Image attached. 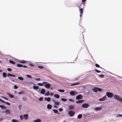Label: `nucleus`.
I'll use <instances>...</instances> for the list:
<instances>
[{"instance_id": "nucleus-1", "label": "nucleus", "mask_w": 122, "mask_h": 122, "mask_svg": "<svg viewBox=\"0 0 122 122\" xmlns=\"http://www.w3.org/2000/svg\"><path fill=\"white\" fill-rule=\"evenodd\" d=\"M114 98L118 101H119L120 102L122 103V98L120 97L117 95H115L114 96Z\"/></svg>"}, {"instance_id": "nucleus-2", "label": "nucleus", "mask_w": 122, "mask_h": 122, "mask_svg": "<svg viewBox=\"0 0 122 122\" xmlns=\"http://www.w3.org/2000/svg\"><path fill=\"white\" fill-rule=\"evenodd\" d=\"M70 94L71 96H73L77 94V93L75 91H71L70 92Z\"/></svg>"}, {"instance_id": "nucleus-3", "label": "nucleus", "mask_w": 122, "mask_h": 122, "mask_svg": "<svg viewBox=\"0 0 122 122\" xmlns=\"http://www.w3.org/2000/svg\"><path fill=\"white\" fill-rule=\"evenodd\" d=\"M113 95V94L110 92H107V97H108L111 98L112 97Z\"/></svg>"}, {"instance_id": "nucleus-4", "label": "nucleus", "mask_w": 122, "mask_h": 122, "mask_svg": "<svg viewBox=\"0 0 122 122\" xmlns=\"http://www.w3.org/2000/svg\"><path fill=\"white\" fill-rule=\"evenodd\" d=\"M68 114L70 116L72 117L75 114V112L72 111H70L68 112Z\"/></svg>"}, {"instance_id": "nucleus-5", "label": "nucleus", "mask_w": 122, "mask_h": 122, "mask_svg": "<svg viewBox=\"0 0 122 122\" xmlns=\"http://www.w3.org/2000/svg\"><path fill=\"white\" fill-rule=\"evenodd\" d=\"M89 105L87 103H84L82 105V107L84 108H86L89 107Z\"/></svg>"}, {"instance_id": "nucleus-6", "label": "nucleus", "mask_w": 122, "mask_h": 122, "mask_svg": "<svg viewBox=\"0 0 122 122\" xmlns=\"http://www.w3.org/2000/svg\"><path fill=\"white\" fill-rule=\"evenodd\" d=\"M81 5H82V4L79 6V8H80L79 11L80 14H82L83 13V8L84 5H83V7L82 8H81Z\"/></svg>"}, {"instance_id": "nucleus-7", "label": "nucleus", "mask_w": 122, "mask_h": 122, "mask_svg": "<svg viewBox=\"0 0 122 122\" xmlns=\"http://www.w3.org/2000/svg\"><path fill=\"white\" fill-rule=\"evenodd\" d=\"M41 91L40 93L41 94H45V90L44 89H42L41 91L40 89L39 90V92H40Z\"/></svg>"}, {"instance_id": "nucleus-8", "label": "nucleus", "mask_w": 122, "mask_h": 122, "mask_svg": "<svg viewBox=\"0 0 122 122\" xmlns=\"http://www.w3.org/2000/svg\"><path fill=\"white\" fill-rule=\"evenodd\" d=\"M82 95L81 94H79L76 96V99L77 100H79L82 99Z\"/></svg>"}, {"instance_id": "nucleus-9", "label": "nucleus", "mask_w": 122, "mask_h": 122, "mask_svg": "<svg viewBox=\"0 0 122 122\" xmlns=\"http://www.w3.org/2000/svg\"><path fill=\"white\" fill-rule=\"evenodd\" d=\"M51 86V84L49 83H46L44 85V86L47 88H49Z\"/></svg>"}, {"instance_id": "nucleus-10", "label": "nucleus", "mask_w": 122, "mask_h": 122, "mask_svg": "<svg viewBox=\"0 0 122 122\" xmlns=\"http://www.w3.org/2000/svg\"><path fill=\"white\" fill-rule=\"evenodd\" d=\"M106 96H104L102 98L99 99V100L101 101H104L106 100Z\"/></svg>"}, {"instance_id": "nucleus-11", "label": "nucleus", "mask_w": 122, "mask_h": 122, "mask_svg": "<svg viewBox=\"0 0 122 122\" xmlns=\"http://www.w3.org/2000/svg\"><path fill=\"white\" fill-rule=\"evenodd\" d=\"M52 107V106L50 104H48L47 105V108L48 109H51Z\"/></svg>"}, {"instance_id": "nucleus-12", "label": "nucleus", "mask_w": 122, "mask_h": 122, "mask_svg": "<svg viewBox=\"0 0 122 122\" xmlns=\"http://www.w3.org/2000/svg\"><path fill=\"white\" fill-rule=\"evenodd\" d=\"M92 90H93L94 92H96L97 91V87H94L92 89Z\"/></svg>"}, {"instance_id": "nucleus-13", "label": "nucleus", "mask_w": 122, "mask_h": 122, "mask_svg": "<svg viewBox=\"0 0 122 122\" xmlns=\"http://www.w3.org/2000/svg\"><path fill=\"white\" fill-rule=\"evenodd\" d=\"M102 108L101 107H97L95 108V110L96 111H100L101 110Z\"/></svg>"}, {"instance_id": "nucleus-14", "label": "nucleus", "mask_w": 122, "mask_h": 122, "mask_svg": "<svg viewBox=\"0 0 122 122\" xmlns=\"http://www.w3.org/2000/svg\"><path fill=\"white\" fill-rule=\"evenodd\" d=\"M7 94H8L10 97L11 98H13L14 97V95L9 93H7Z\"/></svg>"}, {"instance_id": "nucleus-15", "label": "nucleus", "mask_w": 122, "mask_h": 122, "mask_svg": "<svg viewBox=\"0 0 122 122\" xmlns=\"http://www.w3.org/2000/svg\"><path fill=\"white\" fill-rule=\"evenodd\" d=\"M5 112L7 114H11L10 111L9 110H6L5 111Z\"/></svg>"}, {"instance_id": "nucleus-16", "label": "nucleus", "mask_w": 122, "mask_h": 122, "mask_svg": "<svg viewBox=\"0 0 122 122\" xmlns=\"http://www.w3.org/2000/svg\"><path fill=\"white\" fill-rule=\"evenodd\" d=\"M24 117L25 119H27L28 118V116L27 114H26L24 115Z\"/></svg>"}, {"instance_id": "nucleus-17", "label": "nucleus", "mask_w": 122, "mask_h": 122, "mask_svg": "<svg viewBox=\"0 0 122 122\" xmlns=\"http://www.w3.org/2000/svg\"><path fill=\"white\" fill-rule=\"evenodd\" d=\"M53 101L54 102L55 104L56 105L58 106L59 104V103L58 102H56L54 100H53Z\"/></svg>"}, {"instance_id": "nucleus-18", "label": "nucleus", "mask_w": 122, "mask_h": 122, "mask_svg": "<svg viewBox=\"0 0 122 122\" xmlns=\"http://www.w3.org/2000/svg\"><path fill=\"white\" fill-rule=\"evenodd\" d=\"M69 108L70 110H72L74 108V106L73 105H70L69 107Z\"/></svg>"}, {"instance_id": "nucleus-19", "label": "nucleus", "mask_w": 122, "mask_h": 122, "mask_svg": "<svg viewBox=\"0 0 122 122\" xmlns=\"http://www.w3.org/2000/svg\"><path fill=\"white\" fill-rule=\"evenodd\" d=\"M83 101V100H78L76 102V103H80L82 102Z\"/></svg>"}, {"instance_id": "nucleus-20", "label": "nucleus", "mask_w": 122, "mask_h": 122, "mask_svg": "<svg viewBox=\"0 0 122 122\" xmlns=\"http://www.w3.org/2000/svg\"><path fill=\"white\" fill-rule=\"evenodd\" d=\"M12 122H19L20 121L17 120L16 119H13L12 120Z\"/></svg>"}, {"instance_id": "nucleus-21", "label": "nucleus", "mask_w": 122, "mask_h": 122, "mask_svg": "<svg viewBox=\"0 0 122 122\" xmlns=\"http://www.w3.org/2000/svg\"><path fill=\"white\" fill-rule=\"evenodd\" d=\"M3 76L4 78H5L7 76V74L5 72H3L2 73Z\"/></svg>"}, {"instance_id": "nucleus-22", "label": "nucleus", "mask_w": 122, "mask_h": 122, "mask_svg": "<svg viewBox=\"0 0 122 122\" xmlns=\"http://www.w3.org/2000/svg\"><path fill=\"white\" fill-rule=\"evenodd\" d=\"M26 61L25 60H23L20 61H19V62L21 63H25L26 62Z\"/></svg>"}, {"instance_id": "nucleus-23", "label": "nucleus", "mask_w": 122, "mask_h": 122, "mask_svg": "<svg viewBox=\"0 0 122 122\" xmlns=\"http://www.w3.org/2000/svg\"><path fill=\"white\" fill-rule=\"evenodd\" d=\"M41 122V120L39 119H36L34 121V122Z\"/></svg>"}, {"instance_id": "nucleus-24", "label": "nucleus", "mask_w": 122, "mask_h": 122, "mask_svg": "<svg viewBox=\"0 0 122 122\" xmlns=\"http://www.w3.org/2000/svg\"><path fill=\"white\" fill-rule=\"evenodd\" d=\"M50 92L48 91H47L45 93V95L46 96H49L50 95Z\"/></svg>"}, {"instance_id": "nucleus-25", "label": "nucleus", "mask_w": 122, "mask_h": 122, "mask_svg": "<svg viewBox=\"0 0 122 122\" xmlns=\"http://www.w3.org/2000/svg\"><path fill=\"white\" fill-rule=\"evenodd\" d=\"M33 88L35 90L38 89L39 88V87L38 86H33Z\"/></svg>"}, {"instance_id": "nucleus-26", "label": "nucleus", "mask_w": 122, "mask_h": 122, "mask_svg": "<svg viewBox=\"0 0 122 122\" xmlns=\"http://www.w3.org/2000/svg\"><path fill=\"white\" fill-rule=\"evenodd\" d=\"M0 107L3 109H5L6 108V107H5L1 105H0Z\"/></svg>"}, {"instance_id": "nucleus-27", "label": "nucleus", "mask_w": 122, "mask_h": 122, "mask_svg": "<svg viewBox=\"0 0 122 122\" xmlns=\"http://www.w3.org/2000/svg\"><path fill=\"white\" fill-rule=\"evenodd\" d=\"M7 76H11L14 77H15V75L11 74H10L8 73L7 74Z\"/></svg>"}, {"instance_id": "nucleus-28", "label": "nucleus", "mask_w": 122, "mask_h": 122, "mask_svg": "<svg viewBox=\"0 0 122 122\" xmlns=\"http://www.w3.org/2000/svg\"><path fill=\"white\" fill-rule=\"evenodd\" d=\"M9 61L10 63L13 64H15V62L12 60H10Z\"/></svg>"}, {"instance_id": "nucleus-29", "label": "nucleus", "mask_w": 122, "mask_h": 122, "mask_svg": "<svg viewBox=\"0 0 122 122\" xmlns=\"http://www.w3.org/2000/svg\"><path fill=\"white\" fill-rule=\"evenodd\" d=\"M54 97L56 98H59V96L58 94L55 95H54Z\"/></svg>"}, {"instance_id": "nucleus-30", "label": "nucleus", "mask_w": 122, "mask_h": 122, "mask_svg": "<svg viewBox=\"0 0 122 122\" xmlns=\"http://www.w3.org/2000/svg\"><path fill=\"white\" fill-rule=\"evenodd\" d=\"M79 83L78 82H77V83H74L73 84H71V86H74V85H77Z\"/></svg>"}, {"instance_id": "nucleus-31", "label": "nucleus", "mask_w": 122, "mask_h": 122, "mask_svg": "<svg viewBox=\"0 0 122 122\" xmlns=\"http://www.w3.org/2000/svg\"><path fill=\"white\" fill-rule=\"evenodd\" d=\"M58 91L60 92H64V90H63L59 89L58 90Z\"/></svg>"}, {"instance_id": "nucleus-32", "label": "nucleus", "mask_w": 122, "mask_h": 122, "mask_svg": "<svg viewBox=\"0 0 122 122\" xmlns=\"http://www.w3.org/2000/svg\"><path fill=\"white\" fill-rule=\"evenodd\" d=\"M82 117V115L81 114H79L77 116V118H81Z\"/></svg>"}, {"instance_id": "nucleus-33", "label": "nucleus", "mask_w": 122, "mask_h": 122, "mask_svg": "<svg viewBox=\"0 0 122 122\" xmlns=\"http://www.w3.org/2000/svg\"><path fill=\"white\" fill-rule=\"evenodd\" d=\"M97 90L99 92H101L102 90L100 88L97 87Z\"/></svg>"}, {"instance_id": "nucleus-34", "label": "nucleus", "mask_w": 122, "mask_h": 122, "mask_svg": "<svg viewBox=\"0 0 122 122\" xmlns=\"http://www.w3.org/2000/svg\"><path fill=\"white\" fill-rule=\"evenodd\" d=\"M17 66L18 67H22L23 66V65H22L19 64H17Z\"/></svg>"}, {"instance_id": "nucleus-35", "label": "nucleus", "mask_w": 122, "mask_h": 122, "mask_svg": "<svg viewBox=\"0 0 122 122\" xmlns=\"http://www.w3.org/2000/svg\"><path fill=\"white\" fill-rule=\"evenodd\" d=\"M18 79H19L21 80H23V78L20 76L18 77Z\"/></svg>"}, {"instance_id": "nucleus-36", "label": "nucleus", "mask_w": 122, "mask_h": 122, "mask_svg": "<svg viewBox=\"0 0 122 122\" xmlns=\"http://www.w3.org/2000/svg\"><path fill=\"white\" fill-rule=\"evenodd\" d=\"M38 67L39 68L41 69L43 68L44 67L43 66H38Z\"/></svg>"}, {"instance_id": "nucleus-37", "label": "nucleus", "mask_w": 122, "mask_h": 122, "mask_svg": "<svg viewBox=\"0 0 122 122\" xmlns=\"http://www.w3.org/2000/svg\"><path fill=\"white\" fill-rule=\"evenodd\" d=\"M53 111L54 112L56 113L58 112V111L57 110L53 109Z\"/></svg>"}, {"instance_id": "nucleus-38", "label": "nucleus", "mask_w": 122, "mask_h": 122, "mask_svg": "<svg viewBox=\"0 0 122 122\" xmlns=\"http://www.w3.org/2000/svg\"><path fill=\"white\" fill-rule=\"evenodd\" d=\"M61 100L62 101H64V102H65V101H66L67 100L66 99L63 98H61Z\"/></svg>"}, {"instance_id": "nucleus-39", "label": "nucleus", "mask_w": 122, "mask_h": 122, "mask_svg": "<svg viewBox=\"0 0 122 122\" xmlns=\"http://www.w3.org/2000/svg\"><path fill=\"white\" fill-rule=\"evenodd\" d=\"M38 85L40 86H43V84L42 83H38Z\"/></svg>"}, {"instance_id": "nucleus-40", "label": "nucleus", "mask_w": 122, "mask_h": 122, "mask_svg": "<svg viewBox=\"0 0 122 122\" xmlns=\"http://www.w3.org/2000/svg\"><path fill=\"white\" fill-rule=\"evenodd\" d=\"M26 76L28 77H29L30 78H32V77L31 76H30V75H26Z\"/></svg>"}, {"instance_id": "nucleus-41", "label": "nucleus", "mask_w": 122, "mask_h": 122, "mask_svg": "<svg viewBox=\"0 0 122 122\" xmlns=\"http://www.w3.org/2000/svg\"><path fill=\"white\" fill-rule=\"evenodd\" d=\"M51 99L50 97H48L47 98V102H49L50 101Z\"/></svg>"}, {"instance_id": "nucleus-42", "label": "nucleus", "mask_w": 122, "mask_h": 122, "mask_svg": "<svg viewBox=\"0 0 122 122\" xmlns=\"http://www.w3.org/2000/svg\"><path fill=\"white\" fill-rule=\"evenodd\" d=\"M96 66L98 67H100V66L98 64H96L95 65Z\"/></svg>"}, {"instance_id": "nucleus-43", "label": "nucleus", "mask_w": 122, "mask_h": 122, "mask_svg": "<svg viewBox=\"0 0 122 122\" xmlns=\"http://www.w3.org/2000/svg\"><path fill=\"white\" fill-rule=\"evenodd\" d=\"M95 71L97 72V73H100L101 72V71H99L97 69H95Z\"/></svg>"}, {"instance_id": "nucleus-44", "label": "nucleus", "mask_w": 122, "mask_h": 122, "mask_svg": "<svg viewBox=\"0 0 122 122\" xmlns=\"http://www.w3.org/2000/svg\"><path fill=\"white\" fill-rule=\"evenodd\" d=\"M22 99L23 101H25L26 100V97H23Z\"/></svg>"}, {"instance_id": "nucleus-45", "label": "nucleus", "mask_w": 122, "mask_h": 122, "mask_svg": "<svg viewBox=\"0 0 122 122\" xmlns=\"http://www.w3.org/2000/svg\"><path fill=\"white\" fill-rule=\"evenodd\" d=\"M20 119L21 120H22L23 118V116L22 115H20Z\"/></svg>"}, {"instance_id": "nucleus-46", "label": "nucleus", "mask_w": 122, "mask_h": 122, "mask_svg": "<svg viewBox=\"0 0 122 122\" xmlns=\"http://www.w3.org/2000/svg\"><path fill=\"white\" fill-rule=\"evenodd\" d=\"M69 101H70L71 102H74V100H73L72 99H69Z\"/></svg>"}, {"instance_id": "nucleus-47", "label": "nucleus", "mask_w": 122, "mask_h": 122, "mask_svg": "<svg viewBox=\"0 0 122 122\" xmlns=\"http://www.w3.org/2000/svg\"><path fill=\"white\" fill-rule=\"evenodd\" d=\"M122 117V115L121 114H118L117 116V117Z\"/></svg>"}, {"instance_id": "nucleus-48", "label": "nucleus", "mask_w": 122, "mask_h": 122, "mask_svg": "<svg viewBox=\"0 0 122 122\" xmlns=\"http://www.w3.org/2000/svg\"><path fill=\"white\" fill-rule=\"evenodd\" d=\"M0 101L2 102L3 103H4L5 102L1 98H0Z\"/></svg>"}, {"instance_id": "nucleus-49", "label": "nucleus", "mask_w": 122, "mask_h": 122, "mask_svg": "<svg viewBox=\"0 0 122 122\" xmlns=\"http://www.w3.org/2000/svg\"><path fill=\"white\" fill-rule=\"evenodd\" d=\"M14 88L15 89H17L18 87V86L16 85H15L14 86Z\"/></svg>"}, {"instance_id": "nucleus-50", "label": "nucleus", "mask_w": 122, "mask_h": 122, "mask_svg": "<svg viewBox=\"0 0 122 122\" xmlns=\"http://www.w3.org/2000/svg\"><path fill=\"white\" fill-rule=\"evenodd\" d=\"M43 99V98L42 97H41L39 99V100L40 101H42Z\"/></svg>"}, {"instance_id": "nucleus-51", "label": "nucleus", "mask_w": 122, "mask_h": 122, "mask_svg": "<svg viewBox=\"0 0 122 122\" xmlns=\"http://www.w3.org/2000/svg\"><path fill=\"white\" fill-rule=\"evenodd\" d=\"M7 70L8 71H11V69L10 68H8Z\"/></svg>"}, {"instance_id": "nucleus-52", "label": "nucleus", "mask_w": 122, "mask_h": 122, "mask_svg": "<svg viewBox=\"0 0 122 122\" xmlns=\"http://www.w3.org/2000/svg\"><path fill=\"white\" fill-rule=\"evenodd\" d=\"M5 103L6 104L8 105H10V103L8 102H5Z\"/></svg>"}, {"instance_id": "nucleus-53", "label": "nucleus", "mask_w": 122, "mask_h": 122, "mask_svg": "<svg viewBox=\"0 0 122 122\" xmlns=\"http://www.w3.org/2000/svg\"><path fill=\"white\" fill-rule=\"evenodd\" d=\"M35 80L37 81H40V78H37L35 79Z\"/></svg>"}, {"instance_id": "nucleus-54", "label": "nucleus", "mask_w": 122, "mask_h": 122, "mask_svg": "<svg viewBox=\"0 0 122 122\" xmlns=\"http://www.w3.org/2000/svg\"><path fill=\"white\" fill-rule=\"evenodd\" d=\"M63 110V109L61 108H60L59 109V111L60 112H61Z\"/></svg>"}, {"instance_id": "nucleus-55", "label": "nucleus", "mask_w": 122, "mask_h": 122, "mask_svg": "<svg viewBox=\"0 0 122 122\" xmlns=\"http://www.w3.org/2000/svg\"><path fill=\"white\" fill-rule=\"evenodd\" d=\"M99 76L100 77H103L104 76V75L103 74H102V75H100Z\"/></svg>"}, {"instance_id": "nucleus-56", "label": "nucleus", "mask_w": 122, "mask_h": 122, "mask_svg": "<svg viewBox=\"0 0 122 122\" xmlns=\"http://www.w3.org/2000/svg\"><path fill=\"white\" fill-rule=\"evenodd\" d=\"M21 105H19V109L20 110H21Z\"/></svg>"}, {"instance_id": "nucleus-57", "label": "nucleus", "mask_w": 122, "mask_h": 122, "mask_svg": "<svg viewBox=\"0 0 122 122\" xmlns=\"http://www.w3.org/2000/svg\"><path fill=\"white\" fill-rule=\"evenodd\" d=\"M3 118H0V122L2 121L3 120Z\"/></svg>"}, {"instance_id": "nucleus-58", "label": "nucleus", "mask_w": 122, "mask_h": 122, "mask_svg": "<svg viewBox=\"0 0 122 122\" xmlns=\"http://www.w3.org/2000/svg\"><path fill=\"white\" fill-rule=\"evenodd\" d=\"M22 67L25 68H27V66L25 65H23Z\"/></svg>"}, {"instance_id": "nucleus-59", "label": "nucleus", "mask_w": 122, "mask_h": 122, "mask_svg": "<svg viewBox=\"0 0 122 122\" xmlns=\"http://www.w3.org/2000/svg\"><path fill=\"white\" fill-rule=\"evenodd\" d=\"M22 93V92H19V93H18V94H21Z\"/></svg>"}, {"instance_id": "nucleus-60", "label": "nucleus", "mask_w": 122, "mask_h": 122, "mask_svg": "<svg viewBox=\"0 0 122 122\" xmlns=\"http://www.w3.org/2000/svg\"><path fill=\"white\" fill-rule=\"evenodd\" d=\"M46 82H45V81H43V84H46Z\"/></svg>"}, {"instance_id": "nucleus-61", "label": "nucleus", "mask_w": 122, "mask_h": 122, "mask_svg": "<svg viewBox=\"0 0 122 122\" xmlns=\"http://www.w3.org/2000/svg\"><path fill=\"white\" fill-rule=\"evenodd\" d=\"M29 64L31 66H33L34 65H33L32 64H31V63H30Z\"/></svg>"}, {"instance_id": "nucleus-62", "label": "nucleus", "mask_w": 122, "mask_h": 122, "mask_svg": "<svg viewBox=\"0 0 122 122\" xmlns=\"http://www.w3.org/2000/svg\"><path fill=\"white\" fill-rule=\"evenodd\" d=\"M53 95V93H51L50 94V95L51 96H52V95Z\"/></svg>"}, {"instance_id": "nucleus-63", "label": "nucleus", "mask_w": 122, "mask_h": 122, "mask_svg": "<svg viewBox=\"0 0 122 122\" xmlns=\"http://www.w3.org/2000/svg\"><path fill=\"white\" fill-rule=\"evenodd\" d=\"M86 0H82V1L83 2H84L86 1Z\"/></svg>"}, {"instance_id": "nucleus-64", "label": "nucleus", "mask_w": 122, "mask_h": 122, "mask_svg": "<svg viewBox=\"0 0 122 122\" xmlns=\"http://www.w3.org/2000/svg\"><path fill=\"white\" fill-rule=\"evenodd\" d=\"M47 98L46 97H45V100H47Z\"/></svg>"}]
</instances>
